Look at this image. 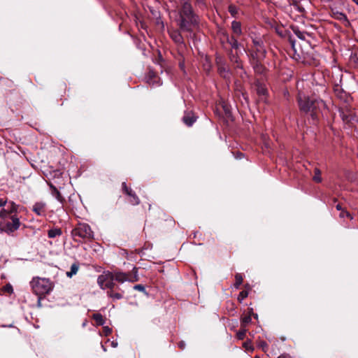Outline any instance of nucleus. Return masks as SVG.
I'll return each mask as SVG.
<instances>
[{
  "mask_svg": "<svg viewBox=\"0 0 358 358\" xmlns=\"http://www.w3.org/2000/svg\"><path fill=\"white\" fill-rule=\"evenodd\" d=\"M175 21L181 31L192 33L193 29L199 25L200 18L192 6L179 7Z\"/></svg>",
  "mask_w": 358,
  "mask_h": 358,
  "instance_id": "nucleus-1",
  "label": "nucleus"
},
{
  "mask_svg": "<svg viewBox=\"0 0 358 358\" xmlns=\"http://www.w3.org/2000/svg\"><path fill=\"white\" fill-rule=\"evenodd\" d=\"M334 92L335 96L343 103V106L339 107L338 112L340 116L345 124H349L355 120V115L352 112L350 103L352 100L351 96L345 92L342 86L336 84L334 87Z\"/></svg>",
  "mask_w": 358,
  "mask_h": 358,
  "instance_id": "nucleus-2",
  "label": "nucleus"
},
{
  "mask_svg": "<svg viewBox=\"0 0 358 358\" xmlns=\"http://www.w3.org/2000/svg\"><path fill=\"white\" fill-rule=\"evenodd\" d=\"M298 103L300 110L310 114L313 120L317 119L318 113H322L327 108V105L322 99L310 98L300 94L298 97Z\"/></svg>",
  "mask_w": 358,
  "mask_h": 358,
  "instance_id": "nucleus-3",
  "label": "nucleus"
},
{
  "mask_svg": "<svg viewBox=\"0 0 358 358\" xmlns=\"http://www.w3.org/2000/svg\"><path fill=\"white\" fill-rule=\"evenodd\" d=\"M30 285L33 292L39 296V299L41 296L49 294L54 287L52 282L48 278H34L30 282Z\"/></svg>",
  "mask_w": 358,
  "mask_h": 358,
  "instance_id": "nucleus-4",
  "label": "nucleus"
},
{
  "mask_svg": "<svg viewBox=\"0 0 358 358\" xmlns=\"http://www.w3.org/2000/svg\"><path fill=\"white\" fill-rule=\"evenodd\" d=\"M71 234L76 241H91L94 238V232L90 226L86 223H78L72 230Z\"/></svg>",
  "mask_w": 358,
  "mask_h": 358,
  "instance_id": "nucleus-5",
  "label": "nucleus"
},
{
  "mask_svg": "<svg viewBox=\"0 0 358 358\" xmlns=\"http://www.w3.org/2000/svg\"><path fill=\"white\" fill-rule=\"evenodd\" d=\"M253 46L250 52V58H257V59H264L266 57V51L261 38H256L252 39Z\"/></svg>",
  "mask_w": 358,
  "mask_h": 358,
  "instance_id": "nucleus-6",
  "label": "nucleus"
},
{
  "mask_svg": "<svg viewBox=\"0 0 358 358\" xmlns=\"http://www.w3.org/2000/svg\"><path fill=\"white\" fill-rule=\"evenodd\" d=\"M113 281L114 278L113 275V272L108 271H104L97 278V283L99 285V287L103 289H113L115 287V283Z\"/></svg>",
  "mask_w": 358,
  "mask_h": 358,
  "instance_id": "nucleus-7",
  "label": "nucleus"
},
{
  "mask_svg": "<svg viewBox=\"0 0 358 358\" xmlns=\"http://www.w3.org/2000/svg\"><path fill=\"white\" fill-rule=\"evenodd\" d=\"M11 221H8L5 223L1 228L2 231L6 232L8 234H11L15 231L17 230L20 225L19 218L15 215L10 216Z\"/></svg>",
  "mask_w": 358,
  "mask_h": 358,
  "instance_id": "nucleus-8",
  "label": "nucleus"
},
{
  "mask_svg": "<svg viewBox=\"0 0 358 358\" xmlns=\"http://www.w3.org/2000/svg\"><path fill=\"white\" fill-rule=\"evenodd\" d=\"M113 275L114 278V280H116L120 283H123L127 281L134 282L138 280V276H129V273L123 272H113Z\"/></svg>",
  "mask_w": 358,
  "mask_h": 358,
  "instance_id": "nucleus-9",
  "label": "nucleus"
},
{
  "mask_svg": "<svg viewBox=\"0 0 358 358\" xmlns=\"http://www.w3.org/2000/svg\"><path fill=\"white\" fill-rule=\"evenodd\" d=\"M330 15L333 18L343 22L345 26L350 24V22L346 15L341 11L337 7H331Z\"/></svg>",
  "mask_w": 358,
  "mask_h": 358,
  "instance_id": "nucleus-10",
  "label": "nucleus"
},
{
  "mask_svg": "<svg viewBox=\"0 0 358 358\" xmlns=\"http://www.w3.org/2000/svg\"><path fill=\"white\" fill-rule=\"evenodd\" d=\"M255 90L259 98L261 101L265 102L266 100V96L268 95V90L266 87L265 85L260 83L259 80H257L255 83Z\"/></svg>",
  "mask_w": 358,
  "mask_h": 358,
  "instance_id": "nucleus-11",
  "label": "nucleus"
},
{
  "mask_svg": "<svg viewBox=\"0 0 358 358\" xmlns=\"http://www.w3.org/2000/svg\"><path fill=\"white\" fill-rule=\"evenodd\" d=\"M183 32L179 28L178 29H172L169 31V36L171 39L178 45H185L183 36L181 34Z\"/></svg>",
  "mask_w": 358,
  "mask_h": 358,
  "instance_id": "nucleus-12",
  "label": "nucleus"
},
{
  "mask_svg": "<svg viewBox=\"0 0 358 358\" xmlns=\"http://www.w3.org/2000/svg\"><path fill=\"white\" fill-rule=\"evenodd\" d=\"M262 60L263 59H257V58H250V64L255 72L259 75L263 74L265 71V67L262 64Z\"/></svg>",
  "mask_w": 358,
  "mask_h": 358,
  "instance_id": "nucleus-13",
  "label": "nucleus"
},
{
  "mask_svg": "<svg viewBox=\"0 0 358 358\" xmlns=\"http://www.w3.org/2000/svg\"><path fill=\"white\" fill-rule=\"evenodd\" d=\"M33 211L39 216L45 215V203L43 202H36L32 208Z\"/></svg>",
  "mask_w": 358,
  "mask_h": 358,
  "instance_id": "nucleus-14",
  "label": "nucleus"
},
{
  "mask_svg": "<svg viewBox=\"0 0 358 358\" xmlns=\"http://www.w3.org/2000/svg\"><path fill=\"white\" fill-rule=\"evenodd\" d=\"M227 43H229L232 49H234L236 52L241 47V43L238 41V39L234 36H229L228 34L225 35Z\"/></svg>",
  "mask_w": 358,
  "mask_h": 358,
  "instance_id": "nucleus-15",
  "label": "nucleus"
},
{
  "mask_svg": "<svg viewBox=\"0 0 358 358\" xmlns=\"http://www.w3.org/2000/svg\"><path fill=\"white\" fill-rule=\"evenodd\" d=\"M231 29L236 36H239L242 34L241 24L240 22L236 20L233 21L231 22Z\"/></svg>",
  "mask_w": 358,
  "mask_h": 358,
  "instance_id": "nucleus-16",
  "label": "nucleus"
},
{
  "mask_svg": "<svg viewBox=\"0 0 358 358\" xmlns=\"http://www.w3.org/2000/svg\"><path fill=\"white\" fill-rule=\"evenodd\" d=\"M51 189V194L58 201L62 203L64 201V198L62 196L59 191L52 185H50Z\"/></svg>",
  "mask_w": 358,
  "mask_h": 358,
  "instance_id": "nucleus-17",
  "label": "nucleus"
},
{
  "mask_svg": "<svg viewBox=\"0 0 358 358\" xmlns=\"http://www.w3.org/2000/svg\"><path fill=\"white\" fill-rule=\"evenodd\" d=\"M182 120L186 125L190 127L196 121V117L193 115H191L189 113H187L183 116Z\"/></svg>",
  "mask_w": 358,
  "mask_h": 358,
  "instance_id": "nucleus-18",
  "label": "nucleus"
},
{
  "mask_svg": "<svg viewBox=\"0 0 358 358\" xmlns=\"http://www.w3.org/2000/svg\"><path fill=\"white\" fill-rule=\"evenodd\" d=\"M79 269V265L77 263H73L70 268V271L66 272V276L72 278L73 275H76Z\"/></svg>",
  "mask_w": 358,
  "mask_h": 358,
  "instance_id": "nucleus-19",
  "label": "nucleus"
},
{
  "mask_svg": "<svg viewBox=\"0 0 358 358\" xmlns=\"http://www.w3.org/2000/svg\"><path fill=\"white\" fill-rule=\"evenodd\" d=\"M294 32L296 34V36L302 41H307V38L310 36V35L307 32L300 31L298 29H294Z\"/></svg>",
  "mask_w": 358,
  "mask_h": 358,
  "instance_id": "nucleus-20",
  "label": "nucleus"
},
{
  "mask_svg": "<svg viewBox=\"0 0 358 358\" xmlns=\"http://www.w3.org/2000/svg\"><path fill=\"white\" fill-rule=\"evenodd\" d=\"M92 318L95 320L96 323L99 326H102L105 323V320L101 314L95 313L92 315Z\"/></svg>",
  "mask_w": 358,
  "mask_h": 358,
  "instance_id": "nucleus-21",
  "label": "nucleus"
},
{
  "mask_svg": "<svg viewBox=\"0 0 358 358\" xmlns=\"http://www.w3.org/2000/svg\"><path fill=\"white\" fill-rule=\"evenodd\" d=\"M62 234V230L59 228L51 229L48 232V236L50 238H55L56 236Z\"/></svg>",
  "mask_w": 358,
  "mask_h": 358,
  "instance_id": "nucleus-22",
  "label": "nucleus"
},
{
  "mask_svg": "<svg viewBox=\"0 0 358 358\" xmlns=\"http://www.w3.org/2000/svg\"><path fill=\"white\" fill-rule=\"evenodd\" d=\"M195 6H197L199 9L203 10L207 8V2L206 0H194Z\"/></svg>",
  "mask_w": 358,
  "mask_h": 358,
  "instance_id": "nucleus-23",
  "label": "nucleus"
},
{
  "mask_svg": "<svg viewBox=\"0 0 358 358\" xmlns=\"http://www.w3.org/2000/svg\"><path fill=\"white\" fill-rule=\"evenodd\" d=\"M235 279H236V282H235L234 286L236 289H238L240 285L243 282L242 275L241 273H236L235 275Z\"/></svg>",
  "mask_w": 358,
  "mask_h": 358,
  "instance_id": "nucleus-24",
  "label": "nucleus"
},
{
  "mask_svg": "<svg viewBox=\"0 0 358 358\" xmlns=\"http://www.w3.org/2000/svg\"><path fill=\"white\" fill-rule=\"evenodd\" d=\"M252 321V319H251V315L250 314L248 315H246L245 317H243L242 319H241V327L242 328H245L246 326L250 323Z\"/></svg>",
  "mask_w": 358,
  "mask_h": 358,
  "instance_id": "nucleus-25",
  "label": "nucleus"
},
{
  "mask_svg": "<svg viewBox=\"0 0 358 358\" xmlns=\"http://www.w3.org/2000/svg\"><path fill=\"white\" fill-rule=\"evenodd\" d=\"M129 196H130L129 202L132 205H138L140 203V200L134 192L131 193V195Z\"/></svg>",
  "mask_w": 358,
  "mask_h": 358,
  "instance_id": "nucleus-26",
  "label": "nucleus"
},
{
  "mask_svg": "<svg viewBox=\"0 0 358 358\" xmlns=\"http://www.w3.org/2000/svg\"><path fill=\"white\" fill-rule=\"evenodd\" d=\"M321 171L319 169L315 168V176L313 178V180L316 182H322V178L320 176Z\"/></svg>",
  "mask_w": 358,
  "mask_h": 358,
  "instance_id": "nucleus-27",
  "label": "nucleus"
},
{
  "mask_svg": "<svg viewBox=\"0 0 358 358\" xmlns=\"http://www.w3.org/2000/svg\"><path fill=\"white\" fill-rule=\"evenodd\" d=\"M246 329L245 328H242L241 327V329H240L237 334H236V336H237V338L239 340H243L245 338V334H246Z\"/></svg>",
  "mask_w": 358,
  "mask_h": 358,
  "instance_id": "nucleus-28",
  "label": "nucleus"
},
{
  "mask_svg": "<svg viewBox=\"0 0 358 358\" xmlns=\"http://www.w3.org/2000/svg\"><path fill=\"white\" fill-rule=\"evenodd\" d=\"M229 58L231 62L237 64V67H241V66L239 65V59L237 56V52H236V54L231 52L229 55Z\"/></svg>",
  "mask_w": 358,
  "mask_h": 358,
  "instance_id": "nucleus-29",
  "label": "nucleus"
},
{
  "mask_svg": "<svg viewBox=\"0 0 358 358\" xmlns=\"http://www.w3.org/2000/svg\"><path fill=\"white\" fill-rule=\"evenodd\" d=\"M7 209H8L9 213L12 214L13 213L17 211V206L14 202H10Z\"/></svg>",
  "mask_w": 358,
  "mask_h": 358,
  "instance_id": "nucleus-30",
  "label": "nucleus"
},
{
  "mask_svg": "<svg viewBox=\"0 0 358 358\" xmlns=\"http://www.w3.org/2000/svg\"><path fill=\"white\" fill-rule=\"evenodd\" d=\"M191 0H179V7L192 6Z\"/></svg>",
  "mask_w": 358,
  "mask_h": 358,
  "instance_id": "nucleus-31",
  "label": "nucleus"
},
{
  "mask_svg": "<svg viewBox=\"0 0 358 358\" xmlns=\"http://www.w3.org/2000/svg\"><path fill=\"white\" fill-rule=\"evenodd\" d=\"M108 295L114 299H121L123 296L120 293H113V292H108Z\"/></svg>",
  "mask_w": 358,
  "mask_h": 358,
  "instance_id": "nucleus-32",
  "label": "nucleus"
},
{
  "mask_svg": "<svg viewBox=\"0 0 358 358\" xmlns=\"http://www.w3.org/2000/svg\"><path fill=\"white\" fill-rule=\"evenodd\" d=\"M229 12L233 17H235L238 13V8L234 5H230L229 6Z\"/></svg>",
  "mask_w": 358,
  "mask_h": 358,
  "instance_id": "nucleus-33",
  "label": "nucleus"
},
{
  "mask_svg": "<svg viewBox=\"0 0 358 358\" xmlns=\"http://www.w3.org/2000/svg\"><path fill=\"white\" fill-rule=\"evenodd\" d=\"M248 296V292L247 291H242L239 293L238 294V300L240 301V302H242L243 300H244L245 298H247Z\"/></svg>",
  "mask_w": 358,
  "mask_h": 358,
  "instance_id": "nucleus-34",
  "label": "nucleus"
},
{
  "mask_svg": "<svg viewBox=\"0 0 358 358\" xmlns=\"http://www.w3.org/2000/svg\"><path fill=\"white\" fill-rule=\"evenodd\" d=\"M2 289L4 292H7L8 294H12L13 292V288L10 283L3 286Z\"/></svg>",
  "mask_w": 358,
  "mask_h": 358,
  "instance_id": "nucleus-35",
  "label": "nucleus"
},
{
  "mask_svg": "<svg viewBox=\"0 0 358 358\" xmlns=\"http://www.w3.org/2000/svg\"><path fill=\"white\" fill-rule=\"evenodd\" d=\"M11 214L9 213L8 209H2L0 211V218L8 217Z\"/></svg>",
  "mask_w": 358,
  "mask_h": 358,
  "instance_id": "nucleus-36",
  "label": "nucleus"
},
{
  "mask_svg": "<svg viewBox=\"0 0 358 358\" xmlns=\"http://www.w3.org/2000/svg\"><path fill=\"white\" fill-rule=\"evenodd\" d=\"M122 189L124 190V192L129 196V195H131V193L134 192V191L131 189V188H129L127 186V184L126 182H122Z\"/></svg>",
  "mask_w": 358,
  "mask_h": 358,
  "instance_id": "nucleus-37",
  "label": "nucleus"
},
{
  "mask_svg": "<svg viewBox=\"0 0 358 358\" xmlns=\"http://www.w3.org/2000/svg\"><path fill=\"white\" fill-rule=\"evenodd\" d=\"M122 189L124 190V192L129 196V195H131V193L134 192V191L131 189V188H129L127 186V184L126 182H122Z\"/></svg>",
  "mask_w": 358,
  "mask_h": 358,
  "instance_id": "nucleus-38",
  "label": "nucleus"
},
{
  "mask_svg": "<svg viewBox=\"0 0 358 358\" xmlns=\"http://www.w3.org/2000/svg\"><path fill=\"white\" fill-rule=\"evenodd\" d=\"M122 189L124 190V192L129 196V195H131V193L134 192V191L131 189V188H129L127 186V184L126 182H122Z\"/></svg>",
  "mask_w": 358,
  "mask_h": 358,
  "instance_id": "nucleus-39",
  "label": "nucleus"
},
{
  "mask_svg": "<svg viewBox=\"0 0 358 358\" xmlns=\"http://www.w3.org/2000/svg\"><path fill=\"white\" fill-rule=\"evenodd\" d=\"M134 289L142 292L147 294L145 288L143 285L138 284L134 286Z\"/></svg>",
  "mask_w": 358,
  "mask_h": 358,
  "instance_id": "nucleus-40",
  "label": "nucleus"
},
{
  "mask_svg": "<svg viewBox=\"0 0 358 358\" xmlns=\"http://www.w3.org/2000/svg\"><path fill=\"white\" fill-rule=\"evenodd\" d=\"M103 331L106 336H108L111 334L112 329L110 327L106 326V327H103Z\"/></svg>",
  "mask_w": 358,
  "mask_h": 358,
  "instance_id": "nucleus-41",
  "label": "nucleus"
},
{
  "mask_svg": "<svg viewBox=\"0 0 358 358\" xmlns=\"http://www.w3.org/2000/svg\"><path fill=\"white\" fill-rule=\"evenodd\" d=\"M290 43H291V44H292V48H293L294 51V52H296V50H295V43H294V41H292V40H290ZM294 58L295 59H299L300 58V56H299V54H296V52H295V55H294Z\"/></svg>",
  "mask_w": 358,
  "mask_h": 358,
  "instance_id": "nucleus-42",
  "label": "nucleus"
},
{
  "mask_svg": "<svg viewBox=\"0 0 358 358\" xmlns=\"http://www.w3.org/2000/svg\"><path fill=\"white\" fill-rule=\"evenodd\" d=\"M340 216L341 217H350V219H352V217L350 215V214L348 212H347V211H341V213L340 214Z\"/></svg>",
  "mask_w": 358,
  "mask_h": 358,
  "instance_id": "nucleus-43",
  "label": "nucleus"
},
{
  "mask_svg": "<svg viewBox=\"0 0 358 358\" xmlns=\"http://www.w3.org/2000/svg\"><path fill=\"white\" fill-rule=\"evenodd\" d=\"M132 274H129V276H138V268L136 267H134L133 269H132Z\"/></svg>",
  "mask_w": 358,
  "mask_h": 358,
  "instance_id": "nucleus-44",
  "label": "nucleus"
},
{
  "mask_svg": "<svg viewBox=\"0 0 358 358\" xmlns=\"http://www.w3.org/2000/svg\"><path fill=\"white\" fill-rule=\"evenodd\" d=\"M6 200L4 199H0V207L3 206L6 203Z\"/></svg>",
  "mask_w": 358,
  "mask_h": 358,
  "instance_id": "nucleus-45",
  "label": "nucleus"
},
{
  "mask_svg": "<svg viewBox=\"0 0 358 358\" xmlns=\"http://www.w3.org/2000/svg\"><path fill=\"white\" fill-rule=\"evenodd\" d=\"M185 343L183 341H181L178 343V347L182 350L185 348Z\"/></svg>",
  "mask_w": 358,
  "mask_h": 358,
  "instance_id": "nucleus-46",
  "label": "nucleus"
},
{
  "mask_svg": "<svg viewBox=\"0 0 358 358\" xmlns=\"http://www.w3.org/2000/svg\"><path fill=\"white\" fill-rule=\"evenodd\" d=\"M260 346H261V347H262L263 348H264L265 347H267V344H266V342L262 341V342H261V343H260Z\"/></svg>",
  "mask_w": 358,
  "mask_h": 358,
  "instance_id": "nucleus-47",
  "label": "nucleus"
},
{
  "mask_svg": "<svg viewBox=\"0 0 358 358\" xmlns=\"http://www.w3.org/2000/svg\"><path fill=\"white\" fill-rule=\"evenodd\" d=\"M111 345H112V347H113V348H116V347L117 346V342H116V341H112V343H111Z\"/></svg>",
  "mask_w": 358,
  "mask_h": 358,
  "instance_id": "nucleus-48",
  "label": "nucleus"
},
{
  "mask_svg": "<svg viewBox=\"0 0 358 358\" xmlns=\"http://www.w3.org/2000/svg\"><path fill=\"white\" fill-rule=\"evenodd\" d=\"M278 358H289L287 355H281Z\"/></svg>",
  "mask_w": 358,
  "mask_h": 358,
  "instance_id": "nucleus-49",
  "label": "nucleus"
},
{
  "mask_svg": "<svg viewBox=\"0 0 358 358\" xmlns=\"http://www.w3.org/2000/svg\"><path fill=\"white\" fill-rule=\"evenodd\" d=\"M336 208L338 210H342V207L340 204H337Z\"/></svg>",
  "mask_w": 358,
  "mask_h": 358,
  "instance_id": "nucleus-50",
  "label": "nucleus"
},
{
  "mask_svg": "<svg viewBox=\"0 0 358 358\" xmlns=\"http://www.w3.org/2000/svg\"><path fill=\"white\" fill-rule=\"evenodd\" d=\"M242 155H243L242 153H238L237 157L241 158Z\"/></svg>",
  "mask_w": 358,
  "mask_h": 358,
  "instance_id": "nucleus-51",
  "label": "nucleus"
},
{
  "mask_svg": "<svg viewBox=\"0 0 358 358\" xmlns=\"http://www.w3.org/2000/svg\"><path fill=\"white\" fill-rule=\"evenodd\" d=\"M102 348H103V351H106V349L105 348V347L103 345H102Z\"/></svg>",
  "mask_w": 358,
  "mask_h": 358,
  "instance_id": "nucleus-52",
  "label": "nucleus"
},
{
  "mask_svg": "<svg viewBox=\"0 0 358 358\" xmlns=\"http://www.w3.org/2000/svg\"><path fill=\"white\" fill-rule=\"evenodd\" d=\"M354 2L358 5V0H354Z\"/></svg>",
  "mask_w": 358,
  "mask_h": 358,
  "instance_id": "nucleus-53",
  "label": "nucleus"
},
{
  "mask_svg": "<svg viewBox=\"0 0 358 358\" xmlns=\"http://www.w3.org/2000/svg\"><path fill=\"white\" fill-rule=\"evenodd\" d=\"M255 318H257V314H253Z\"/></svg>",
  "mask_w": 358,
  "mask_h": 358,
  "instance_id": "nucleus-54",
  "label": "nucleus"
},
{
  "mask_svg": "<svg viewBox=\"0 0 358 358\" xmlns=\"http://www.w3.org/2000/svg\"><path fill=\"white\" fill-rule=\"evenodd\" d=\"M157 85H162V83H159V82H157Z\"/></svg>",
  "mask_w": 358,
  "mask_h": 358,
  "instance_id": "nucleus-55",
  "label": "nucleus"
}]
</instances>
